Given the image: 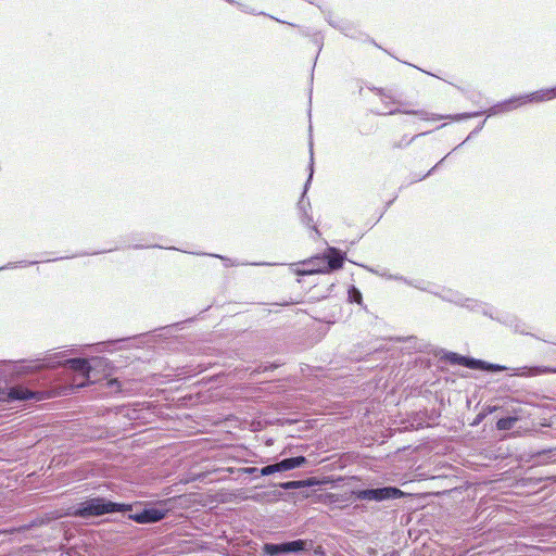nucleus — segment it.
Here are the masks:
<instances>
[{
	"instance_id": "c756f323",
	"label": "nucleus",
	"mask_w": 556,
	"mask_h": 556,
	"mask_svg": "<svg viewBox=\"0 0 556 556\" xmlns=\"http://www.w3.org/2000/svg\"><path fill=\"white\" fill-rule=\"evenodd\" d=\"M510 328H513L515 332L528 334V332L526 331V325L521 320H519L517 317L515 319L514 325L510 326Z\"/></svg>"
},
{
	"instance_id": "f03ea898",
	"label": "nucleus",
	"mask_w": 556,
	"mask_h": 556,
	"mask_svg": "<svg viewBox=\"0 0 556 556\" xmlns=\"http://www.w3.org/2000/svg\"><path fill=\"white\" fill-rule=\"evenodd\" d=\"M126 507V503H117L103 496H94L71 506L67 515L81 519H89L109 514L122 513Z\"/></svg>"
},
{
	"instance_id": "5701e85b",
	"label": "nucleus",
	"mask_w": 556,
	"mask_h": 556,
	"mask_svg": "<svg viewBox=\"0 0 556 556\" xmlns=\"http://www.w3.org/2000/svg\"><path fill=\"white\" fill-rule=\"evenodd\" d=\"M516 421L517 419L515 417H502L496 421V428L498 430H510Z\"/></svg>"
},
{
	"instance_id": "cd10ccee",
	"label": "nucleus",
	"mask_w": 556,
	"mask_h": 556,
	"mask_svg": "<svg viewBox=\"0 0 556 556\" xmlns=\"http://www.w3.org/2000/svg\"><path fill=\"white\" fill-rule=\"evenodd\" d=\"M238 472L241 475H252L254 478L260 476V468L257 467H241L238 469Z\"/></svg>"
},
{
	"instance_id": "c85d7f7f",
	"label": "nucleus",
	"mask_w": 556,
	"mask_h": 556,
	"mask_svg": "<svg viewBox=\"0 0 556 556\" xmlns=\"http://www.w3.org/2000/svg\"><path fill=\"white\" fill-rule=\"evenodd\" d=\"M203 255H206V254L203 253ZM208 255L213 256V257H216V258H220L222 261H224L226 267L243 265V263H239L237 261H233L231 258H228V257L219 255V254H208Z\"/></svg>"
},
{
	"instance_id": "e433bc0d",
	"label": "nucleus",
	"mask_w": 556,
	"mask_h": 556,
	"mask_svg": "<svg viewBox=\"0 0 556 556\" xmlns=\"http://www.w3.org/2000/svg\"><path fill=\"white\" fill-rule=\"evenodd\" d=\"M388 279L403 281L404 283H405V280H408L406 277L401 276V275H389Z\"/></svg>"
},
{
	"instance_id": "f704fd0d",
	"label": "nucleus",
	"mask_w": 556,
	"mask_h": 556,
	"mask_svg": "<svg viewBox=\"0 0 556 556\" xmlns=\"http://www.w3.org/2000/svg\"><path fill=\"white\" fill-rule=\"evenodd\" d=\"M237 7L242 11V12H245V13H249V14H256V12L253 10V9H250L249 7L242 4V3H237Z\"/></svg>"
},
{
	"instance_id": "7ed1b4c3",
	"label": "nucleus",
	"mask_w": 556,
	"mask_h": 556,
	"mask_svg": "<svg viewBox=\"0 0 556 556\" xmlns=\"http://www.w3.org/2000/svg\"><path fill=\"white\" fill-rule=\"evenodd\" d=\"M125 509L122 510V514L126 516L129 520H132L140 525L155 523L163 520L167 514L169 513V508L165 503H159L153 505H144L141 504H126Z\"/></svg>"
},
{
	"instance_id": "423d86ee",
	"label": "nucleus",
	"mask_w": 556,
	"mask_h": 556,
	"mask_svg": "<svg viewBox=\"0 0 556 556\" xmlns=\"http://www.w3.org/2000/svg\"><path fill=\"white\" fill-rule=\"evenodd\" d=\"M520 99H521L520 96L511 97L509 99H506L504 101H501V102H497V103L493 104L486 111L459 113V114H455V115L433 114L431 119L439 121V119H443V118H450L452 121L458 122V121H464V119H468V118L480 116L483 113H486L488 117L495 116V115L508 113V112H510L513 110H516L519 106H522V102H521Z\"/></svg>"
},
{
	"instance_id": "b1692460",
	"label": "nucleus",
	"mask_w": 556,
	"mask_h": 556,
	"mask_svg": "<svg viewBox=\"0 0 556 556\" xmlns=\"http://www.w3.org/2000/svg\"><path fill=\"white\" fill-rule=\"evenodd\" d=\"M427 134H429V131H424L421 134L413 136L412 138H407L406 136H404L399 142H395L393 144V148L404 149V148L408 147L416 138H418L420 136H426Z\"/></svg>"
},
{
	"instance_id": "393cba45",
	"label": "nucleus",
	"mask_w": 556,
	"mask_h": 556,
	"mask_svg": "<svg viewBox=\"0 0 556 556\" xmlns=\"http://www.w3.org/2000/svg\"><path fill=\"white\" fill-rule=\"evenodd\" d=\"M493 410H495V407H491V406L486 407L484 412L479 413V414L475 417L473 421L471 422V426H472V427L478 426V425H479L480 422H482V420L485 418L486 414H490V413H492Z\"/></svg>"
},
{
	"instance_id": "7c9ffc66",
	"label": "nucleus",
	"mask_w": 556,
	"mask_h": 556,
	"mask_svg": "<svg viewBox=\"0 0 556 556\" xmlns=\"http://www.w3.org/2000/svg\"><path fill=\"white\" fill-rule=\"evenodd\" d=\"M127 339H119V340H115V341H106V342H99L96 344V350L98 352H102L104 348L106 346H110V345H114L118 342H123V341H126Z\"/></svg>"
},
{
	"instance_id": "f8f14e48",
	"label": "nucleus",
	"mask_w": 556,
	"mask_h": 556,
	"mask_svg": "<svg viewBox=\"0 0 556 556\" xmlns=\"http://www.w3.org/2000/svg\"><path fill=\"white\" fill-rule=\"evenodd\" d=\"M326 21L330 26L340 30L344 36L350 38H357L358 30L351 22L340 18H333L330 13L326 15Z\"/></svg>"
},
{
	"instance_id": "bb28decb",
	"label": "nucleus",
	"mask_w": 556,
	"mask_h": 556,
	"mask_svg": "<svg viewBox=\"0 0 556 556\" xmlns=\"http://www.w3.org/2000/svg\"><path fill=\"white\" fill-rule=\"evenodd\" d=\"M34 264H37V261H31V262H23V261L22 262H10L7 265L0 267V270L16 268L18 266L34 265Z\"/></svg>"
},
{
	"instance_id": "4c0bfd02",
	"label": "nucleus",
	"mask_w": 556,
	"mask_h": 556,
	"mask_svg": "<svg viewBox=\"0 0 556 556\" xmlns=\"http://www.w3.org/2000/svg\"><path fill=\"white\" fill-rule=\"evenodd\" d=\"M135 249H146V248H162L161 245H143V244H135Z\"/></svg>"
},
{
	"instance_id": "4be33fe9",
	"label": "nucleus",
	"mask_w": 556,
	"mask_h": 556,
	"mask_svg": "<svg viewBox=\"0 0 556 556\" xmlns=\"http://www.w3.org/2000/svg\"><path fill=\"white\" fill-rule=\"evenodd\" d=\"M491 319L497 320L501 324H504L508 327L513 326L516 319V316L510 314H497L494 315V308L492 307V317Z\"/></svg>"
},
{
	"instance_id": "412c9836",
	"label": "nucleus",
	"mask_w": 556,
	"mask_h": 556,
	"mask_svg": "<svg viewBox=\"0 0 556 556\" xmlns=\"http://www.w3.org/2000/svg\"><path fill=\"white\" fill-rule=\"evenodd\" d=\"M309 483L303 480H292V481H286L280 482L278 486L282 490L289 491V490H296L301 489L303 486L308 485Z\"/></svg>"
},
{
	"instance_id": "1a4fd4ad",
	"label": "nucleus",
	"mask_w": 556,
	"mask_h": 556,
	"mask_svg": "<svg viewBox=\"0 0 556 556\" xmlns=\"http://www.w3.org/2000/svg\"><path fill=\"white\" fill-rule=\"evenodd\" d=\"M346 254L338 248L329 247L324 252V258L320 261L324 265L317 270H329V273L339 270L343 267Z\"/></svg>"
},
{
	"instance_id": "a878e982",
	"label": "nucleus",
	"mask_w": 556,
	"mask_h": 556,
	"mask_svg": "<svg viewBox=\"0 0 556 556\" xmlns=\"http://www.w3.org/2000/svg\"><path fill=\"white\" fill-rule=\"evenodd\" d=\"M274 473H278L276 463L260 468V476H270Z\"/></svg>"
},
{
	"instance_id": "ea45409f",
	"label": "nucleus",
	"mask_w": 556,
	"mask_h": 556,
	"mask_svg": "<svg viewBox=\"0 0 556 556\" xmlns=\"http://www.w3.org/2000/svg\"><path fill=\"white\" fill-rule=\"evenodd\" d=\"M108 384L110 387H114V386H118L119 387V382L116 380V379H111Z\"/></svg>"
},
{
	"instance_id": "20e7f679",
	"label": "nucleus",
	"mask_w": 556,
	"mask_h": 556,
	"mask_svg": "<svg viewBox=\"0 0 556 556\" xmlns=\"http://www.w3.org/2000/svg\"><path fill=\"white\" fill-rule=\"evenodd\" d=\"M440 359L450 365H459V366H464L469 369L480 370V371H485V372H500V371H505V370L509 369L508 367H506L504 365L489 363L483 359L462 355L456 352H451V351H446V350L441 351Z\"/></svg>"
},
{
	"instance_id": "473e14b6",
	"label": "nucleus",
	"mask_w": 556,
	"mask_h": 556,
	"mask_svg": "<svg viewBox=\"0 0 556 556\" xmlns=\"http://www.w3.org/2000/svg\"><path fill=\"white\" fill-rule=\"evenodd\" d=\"M281 365H282L281 363H266V364L260 365L258 370H262V371L274 370V369L280 367Z\"/></svg>"
},
{
	"instance_id": "dca6fc26",
	"label": "nucleus",
	"mask_w": 556,
	"mask_h": 556,
	"mask_svg": "<svg viewBox=\"0 0 556 556\" xmlns=\"http://www.w3.org/2000/svg\"><path fill=\"white\" fill-rule=\"evenodd\" d=\"M513 376H520V377H534L543 374L551 372L552 369L545 366H523L514 368Z\"/></svg>"
},
{
	"instance_id": "9d476101",
	"label": "nucleus",
	"mask_w": 556,
	"mask_h": 556,
	"mask_svg": "<svg viewBox=\"0 0 556 556\" xmlns=\"http://www.w3.org/2000/svg\"><path fill=\"white\" fill-rule=\"evenodd\" d=\"M25 368H27V365L20 363V361L3 362L0 368V382L8 383L13 379L23 378V370Z\"/></svg>"
},
{
	"instance_id": "0eeeda50",
	"label": "nucleus",
	"mask_w": 556,
	"mask_h": 556,
	"mask_svg": "<svg viewBox=\"0 0 556 556\" xmlns=\"http://www.w3.org/2000/svg\"><path fill=\"white\" fill-rule=\"evenodd\" d=\"M309 151H311L309 175L304 185L303 192L300 197V200L296 203V211H298V215H299L301 224L304 225L305 227L314 230L317 236H320V232L314 223V218L312 215L311 202L306 198V193L308 191V188H309L312 179H313V143L312 142H311Z\"/></svg>"
},
{
	"instance_id": "6ab92c4d",
	"label": "nucleus",
	"mask_w": 556,
	"mask_h": 556,
	"mask_svg": "<svg viewBox=\"0 0 556 556\" xmlns=\"http://www.w3.org/2000/svg\"><path fill=\"white\" fill-rule=\"evenodd\" d=\"M348 300L350 303L363 305L362 292L354 285H351L348 289Z\"/></svg>"
},
{
	"instance_id": "72a5a7b5",
	"label": "nucleus",
	"mask_w": 556,
	"mask_h": 556,
	"mask_svg": "<svg viewBox=\"0 0 556 556\" xmlns=\"http://www.w3.org/2000/svg\"><path fill=\"white\" fill-rule=\"evenodd\" d=\"M485 124V119L482 121L469 135L468 137L463 141V143L470 140L473 136H476L478 132H480Z\"/></svg>"
},
{
	"instance_id": "f3484780",
	"label": "nucleus",
	"mask_w": 556,
	"mask_h": 556,
	"mask_svg": "<svg viewBox=\"0 0 556 556\" xmlns=\"http://www.w3.org/2000/svg\"><path fill=\"white\" fill-rule=\"evenodd\" d=\"M261 554L263 556L287 555L286 542H281V543H265L262 546Z\"/></svg>"
},
{
	"instance_id": "f257e3e1",
	"label": "nucleus",
	"mask_w": 556,
	"mask_h": 556,
	"mask_svg": "<svg viewBox=\"0 0 556 556\" xmlns=\"http://www.w3.org/2000/svg\"><path fill=\"white\" fill-rule=\"evenodd\" d=\"M65 352L47 354L42 358L21 359L27 365L23 370L24 381L8 388L5 400L9 402L42 401L64 394L65 387L59 382L55 369L62 367L66 371L79 375L89 383L98 380L94 371H105L111 363L108 358L96 356L87 358H64Z\"/></svg>"
},
{
	"instance_id": "37998d69",
	"label": "nucleus",
	"mask_w": 556,
	"mask_h": 556,
	"mask_svg": "<svg viewBox=\"0 0 556 556\" xmlns=\"http://www.w3.org/2000/svg\"><path fill=\"white\" fill-rule=\"evenodd\" d=\"M63 260V257H55L53 261Z\"/></svg>"
},
{
	"instance_id": "9b49d317",
	"label": "nucleus",
	"mask_w": 556,
	"mask_h": 556,
	"mask_svg": "<svg viewBox=\"0 0 556 556\" xmlns=\"http://www.w3.org/2000/svg\"><path fill=\"white\" fill-rule=\"evenodd\" d=\"M520 97H521L520 100L522 102V105L528 104V103H540V102L549 101V100L556 98V86L553 88H545V89L536 90L534 92L520 94Z\"/></svg>"
},
{
	"instance_id": "a19ab883",
	"label": "nucleus",
	"mask_w": 556,
	"mask_h": 556,
	"mask_svg": "<svg viewBox=\"0 0 556 556\" xmlns=\"http://www.w3.org/2000/svg\"><path fill=\"white\" fill-rule=\"evenodd\" d=\"M316 43L318 45V50L320 51V50H321V46H323V43H321V42H319V40H318V39H316Z\"/></svg>"
},
{
	"instance_id": "2eb2a0df",
	"label": "nucleus",
	"mask_w": 556,
	"mask_h": 556,
	"mask_svg": "<svg viewBox=\"0 0 556 556\" xmlns=\"http://www.w3.org/2000/svg\"><path fill=\"white\" fill-rule=\"evenodd\" d=\"M323 258H324V254L317 255L308 261H305L303 263V265L306 266V268H304L303 270H299L298 274L299 275L329 274V270H316V269L323 267L324 264L321 262H319Z\"/></svg>"
},
{
	"instance_id": "c9c22d12",
	"label": "nucleus",
	"mask_w": 556,
	"mask_h": 556,
	"mask_svg": "<svg viewBox=\"0 0 556 556\" xmlns=\"http://www.w3.org/2000/svg\"><path fill=\"white\" fill-rule=\"evenodd\" d=\"M366 269L369 270L372 274L379 275V276L384 277L387 279H388V276L390 275L386 270L380 271V270H377V269H374V268H369V267H366Z\"/></svg>"
},
{
	"instance_id": "2f4dec72",
	"label": "nucleus",
	"mask_w": 556,
	"mask_h": 556,
	"mask_svg": "<svg viewBox=\"0 0 556 556\" xmlns=\"http://www.w3.org/2000/svg\"><path fill=\"white\" fill-rule=\"evenodd\" d=\"M451 153H448L447 155H445L440 162H438L426 175L424 176H418L416 177L414 180L415 181H420L422 179H425L426 177H428L429 175H431L444 161L445 159L450 155Z\"/></svg>"
},
{
	"instance_id": "79ce46f5",
	"label": "nucleus",
	"mask_w": 556,
	"mask_h": 556,
	"mask_svg": "<svg viewBox=\"0 0 556 556\" xmlns=\"http://www.w3.org/2000/svg\"><path fill=\"white\" fill-rule=\"evenodd\" d=\"M464 143L462 142L459 146H457L456 148H454L453 150H451V153H454L455 150H457L460 146H463Z\"/></svg>"
},
{
	"instance_id": "6e6552de",
	"label": "nucleus",
	"mask_w": 556,
	"mask_h": 556,
	"mask_svg": "<svg viewBox=\"0 0 556 556\" xmlns=\"http://www.w3.org/2000/svg\"><path fill=\"white\" fill-rule=\"evenodd\" d=\"M355 500L383 502L403 496V491L397 486L387 485L381 488L358 489L352 492Z\"/></svg>"
},
{
	"instance_id": "39448f33",
	"label": "nucleus",
	"mask_w": 556,
	"mask_h": 556,
	"mask_svg": "<svg viewBox=\"0 0 556 556\" xmlns=\"http://www.w3.org/2000/svg\"><path fill=\"white\" fill-rule=\"evenodd\" d=\"M434 295L445 302L464 307L471 313H479L486 317H492V305L473 298H468L457 290L442 289Z\"/></svg>"
},
{
	"instance_id": "a211bd4d",
	"label": "nucleus",
	"mask_w": 556,
	"mask_h": 556,
	"mask_svg": "<svg viewBox=\"0 0 556 556\" xmlns=\"http://www.w3.org/2000/svg\"><path fill=\"white\" fill-rule=\"evenodd\" d=\"M405 283L410 287H414L418 290L429 292L431 294H438V289L431 282H427L422 279H415V280L409 279V280H405Z\"/></svg>"
},
{
	"instance_id": "58836bf2",
	"label": "nucleus",
	"mask_w": 556,
	"mask_h": 556,
	"mask_svg": "<svg viewBox=\"0 0 556 556\" xmlns=\"http://www.w3.org/2000/svg\"><path fill=\"white\" fill-rule=\"evenodd\" d=\"M372 90L376 91L377 94H379V96L387 97V94L382 88H372Z\"/></svg>"
},
{
	"instance_id": "aec40b11",
	"label": "nucleus",
	"mask_w": 556,
	"mask_h": 556,
	"mask_svg": "<svg viewBox=\"0 0 556 556\" xmlns=\"http://www.w3.org/2000/svg\"><path fill=\"white\" fill-rule=\"evenodd\" d=\"M399 113H402V114H408V115H416V116H419L420 118L422 119H429L428 117V113L424 110H401V109H393V110H390L388 112V114L390 115H393V114H399Z\"/></svg>"
},
{
	"instance_id": "4468645a",
	"label": "nucleus",
	"mask_w": 556,
	"mask_h": 556,
	"mask_svg": "<svg viewBox=\"0 0 556 556\" xmlns=\"http://www.w3.org/2000/svg\"><path fill=\"white\" fill-rule=\"evenodd\" d=\"M287 555L290 554H300L303 552H308L314 547V541L307 539H298L293 541H285Z\"/></svg>"
},
{
	"instance_id": "ddd939ff",
	"label": "nucleus",
	"mask_w": 556,
	"mask_h": 556,
	"mask_svg": "<svg viewBox=\"0 0 556 556\" xmlns=\"http://www.w3.org/2000/svg\"><path fill=\"white\" fill-rule=\"evenodd\" d=\"M306 464H307V458L302 455L287 457V458L276 462L278 473L303 467Z\"/></svg>"
}]
</instances>
